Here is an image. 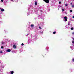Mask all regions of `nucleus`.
<instances>
[{"instance_id":"15","label":"nucleus","mask_w":74,"mask_h":74,"mask_svg":"<svg viewBox=\"0 0 74 74\" xmlns=\"http://www.w3.org/2000/svg\"><path fill=\"white\" fill-rule=\"evenodd\" d=\"M71 7H74V5H72Z\"/></svg>"},{"instance_id":"25","label":"nucleus","mask_w":74,"mask_h":74,"mask_svg":"<svg viewBox=\"0 0 74 74\" xmlns=\"http://www.w3.org/2000/svg\"><path fill=\"white\" fill-rule=\"evenodd\" d=\"M72 18H74V16L72 17Z\"/></svg>"},{"instance_id":"11","label":"nucleus","mask_w":74,"mask_h":74,"mask_svg":"<svg viewBox=\"0 0 74 74\" xmlns=\"http://www.w3.org/2000/svg\"><path fill=\"white\" fill-rule=\"evenodd\" d=\"M71 30H74V28H73V27L71 28Z\"/></svg>"},{"instance_id":"9","label":"nucleus","mask_w":74,"mask_h":74,"mask_svg":"<svg viewBox=\"0 0 74 74\" xmlns=\"http://www.w3.org/2000/svg\"><path fill=\"white\" fill-rule=\"evenodd\" d=\"M0 53H3V51H0Z\"/></svg>"},{"instance_id":"23","label":"nucleus","mask_w":74,"mask_h":74,"mask_svg":"<svg viewBox=\"0 0 74 74\" xmlns=\"http://www.w3.org/2000/svg\"><path fill=\"white\" fill-rule=\"evenodd\" d=\"M70 25V24L69 23H68V25Z\"/></svg>"},{"instance_id":"3","label":"nucleus","mask_w":74,"mask_h":74,"mask_svg":"<svg viewBox=\"0 0 74 74\" xmlns=\"http://www.w3.org/2000/svg\"><path fill=\"white\" fill-rule=\"evenodd\" d=\"M10 51H11V50H10V49H8L6 50V52H10Z\"/></svg>"},{"instance_id":"14","label":"nucleus","mask_w":74,"mask_h":74,"mask_svg":"<svg viewBox=\"0 0 74 74\" xmlns=\"http://www.w3.org/2000/svg\"><path fill=\"white\" fill-rule=\"evenodd\" d=\"M72 61L73 62H74V58H73V59H72Z\"/></svg>"},{"instance_id":"19","label":"nucleus","mask_w":74,"mask_h":74,"mask_svg":"<svg viewBox=\"0 0 74 74\" xmlns=\"http://www.w3.org/2000/svg\"><path fill=\"white\" fill-rule=\"evenodd\" d=\"M59 4H61V2L60 1L59 3Z\"/></svg>"},{"instance_id":"16","label":"nucleus","mask_w":74,"mask_h":74,"mask_svg":"<svg viewBox=\"0 0 74 74\" xmlns=\"http://www.w3.org/2000/svg\"><path fill=\"white\" fill-rule=\"evenodd\" d=\"M70 12H72V10H70Z\"/></svg>"},{"instance_id":"2","label":"nucleus","mask_w":74,"mask_h":74,"mask_svg":"<svg viewBox=\"0 0 74 74\" xmlns=\"http://www.w3.org/2000/svg\"><path fill=\"white\" fill-rule=\"evenodd\" d=\"M16 46L15 45H14L13 46V48H14V49H15L16 48Z\"/></svg>"},{"instance_id":"17","label":"nucleus","mask_w":74,"mask_h":74,"mask_svg":"<svg viewBox=\"0 0 74 74\" xmlns=\"http://www.w3.org/2000/svg\"><path fill=\"white\" fill-rule=\"evenodd\" d=\"M39 28L41 29V27H39Z\"/></svg>"},{"instance_id":"12","label":"nucleus","mask_w":74,"mask_h":74,"mask_svg":"<svg viewBox=\"0 0 74 74\" xmlns=\"http://www.w3.org/2000/svg\"><path fill=\"white\" fill-rule=\"evenodd\" d=\"M4 48V47H3V46H2L1 47V48L2 49H3V48Z\"/></svg>"},{"instance_id":"7","label":"nucleus","mask_w":74,"mask_h":74,"mask_svg":"<svg viewBox=\"0 0 74 74\" xmlns=\"http://www.w3.org/2000/svg\"><path fill=\"white\" fill-rule=\"evenodd\" d=\"M10 72L11 73V74H12L14 73V71H12Z\"/></svg>"},{"instance_id":"28","label":"nucleus","mask_w":74,"mask_h":74,"mask_svg":"<svg viewBox=\"0 0 74 74\" xmlns=\"http://www.w3.org/2000/svg\"><path fill=\"white\" fill-rule=\"evenodd\" d=\"M0 9H1V8H0Z\"/></svg>"},{"instance_id":"27","label":"nucleus","mask_w":74,"mask_h":74,"mask_svg":"<svg viewBox=\"0 0 74 74\" xmlns=\"http://www.w3.org/2000/svg\"><path fill=\"white\" fill-rule=\"evenodd\" d=\"M0 63H1V62L0 61Z\"/></svg>"},{"instance_id":"4","label":"nucleus","mask_w":74,"mask_h":74,"mask_svg":"<svg viewBox=\"0 0 74 74\" xmlns=\"http://www.w3.org/2000/svg\"><path fill=\"white\" fill-rule=\"evenodd\" d=\"M35 5H37V1H36L35 2Z\"/></svg>"},{"instance_id":"26","label":"nucleus","mask_w":74,"mask_h":74,"mask_svg":"<svg viewBox=\"0 0 74 74\" xmlns=\"http://www.w3.org/2000/svg\"><path fill=\"white\" fill-rule=\"evenodd\" d=\"M11 1H13V0H11Z\"/></svg>"},{"instance_id":"6","label":"nucleus","mask_w":74,"mask_h":74,"mask_svg":"<svg viewBox=\"0 0 74 74\" xmlns=\"http://www.w3.org/2000/svg\"><path fill=\"white\" fill-rule=\"evenodd\" d=\"M31 27H33V26H34V25H31Z\"/></svg>"},{"instance_id":"13","label":"nucleus","mask_w":74,"mask_h":74,"mask_svg":"<svg viewBox=\"0 0 74 74\" xmlns=\"http://www.w3.org/2000/svg\"><path fill=\"white\" fill-rule=\"evenodd\" d=\"M56 32H53V34H56Z\"/></svg>"},{"instance_id":"24","label":"nucleus","mask_w":74,"mask_h":74,"mask_svg":"<svg viewBox=\"0 0 74 74\" xmlns=\"http://www.w3.org/2000/svg\"><path fill=\"white\" fill-rule=\"evenodd\" d=\"M1 2H3V0H1Z\"/></svg>"},{"instance_id":"20","label":"nucleus","mask_w":74,"mask_h":74,"mask_svg":"<svg viewBox=\"0 0 74 74\" xmlns=\"http://www.w3.org/2000/svg\"><path fill=\"white\" fill-rule=\"evenodd\" d=\"M72 43H73V44H74V41H72Z\"/></svg>"},{"instance_id":"1","label":"nucleus","mask_w":74,"mask_h":74,"mask_svg":"<svg viewBox=\"0 0 74 74\" xmlns=\"http://www.w3.org/2000/svg\"><path fill=\"white\" fill-rule=\"evenodd\" d=\"M46 3H49V0H43Z\"/></svg>"},{"instance_id":"22","label":"nucleus","mask_w":74,"mask_h":74,"mask_svg":"<svg viewBox=\"0 0 74 74\" xmlns=\"http://www.w3.org/2000/svg\"><path fill=\"white\" fill-rule=\"evenodd\" d=\"M62 10L64 11V9H62Z\"/></svg>"},{"instance_id":"21","label":"nucleus","mask_w":74,"mask_h":74,"mask_svg":"<svg viewBox=\"0 0 74 74\" xmlns=\"http://www.w3.org/2000/svg\"><path fill=\"white\" fill-rule=\"evenodd\" d=\"M21 45H24V44H23V43H22V44H21Z\"/></svg>"},{"instance_id":"10","label":"nucleus","mask_w":74,"mask_h":74,"mask_svg":"<svg viewBox=\"0 0 74 74\" xmlns=\"http://www.w3.org/2000/svg\"><path fill=\"white\" fill-rule=\"evenodd\" d=\"M64 19H67V17L66 16H65L64 17Z\"/></svg>"},{"instance_id":"5","label":"nucleus","mask_w":74,"mask_h":74,"mask_svg":"<svg viewBox=\"0 0 74 74\" xmlns=\"http://www.w3.org/2000/svg\"><path fill=\"white\" fill-rule=\"evenodd\" d=\"M1 11H4V9H2L1 10Z\"/></svg>"},{"instance_id":"18","label":"nucleus","mask_w":74,"mask_h":74,"mask_svg":"<svg viewBox=\"0 0 74 74\" xmlns=\"http://www.w3.org/2000/svg\"><path fill=\"white\" fill-rule=\"evenodd\" d=\"M65 21H67V19H65Z\"/></svg>"},{"instance_id":"8","label":"nucleus","mask_w":74,"mask_h":74,"mask_svg":"<svg viewBox=\"0 0 74 74\" xmlns=\"http://www.w3.org/2000/svg\"><path fill=\"white\" fill-rule=\"evenodd\" d=\"M65 6H67L68 5V4L66 3L65 5Z\"/></svg>"}]
</instances>
